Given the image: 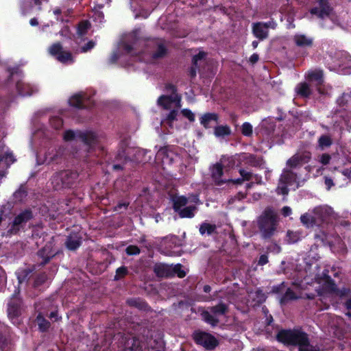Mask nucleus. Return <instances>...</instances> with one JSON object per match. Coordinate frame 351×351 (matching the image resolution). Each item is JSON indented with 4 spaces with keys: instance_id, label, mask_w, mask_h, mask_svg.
<instances>
[{
    "instance_id": "nucleus-39",
    "label": "nucleus",
    "mask_w": 351,
    "mask_h": 351,
    "mask_svg": "<svg viewBox=\"0 0 351 351\" xmlns=\"http://www.w3.org/2000/svg\"><path fill=\"white\" fill-rule=\"evenodd\" d=\"M181 264H177L174 266L171 265V278L177 276L180 278L185 277L186 272L182 269Z\"/></svg>"
},
{
    "instance_id": "nucleus-12",
    "label": "nucleus",
    "mask_w": 351,
    "mask_h": 351,
    "mask_svg": "<svg viewBox=\"0 0 351 351\" xmlns=\"http://www.w3.org/2000/svg\"><path fill=\"white\" fill-rule=\"evenodd\" d=\"M299 176L293 169L285 168L280 177V182L287 186L295 185V188L300 187Z\"/></svg>"
},
{
    "instance_id": "nucleus-43",
    "label": "nucleus",
    "mask_w": 351,
    "mask_h": 351,
    "mask_svg": "<svg viewBox=\"0 0 351 351\" xmlns=\"http://www.w3.org/2000/svg\"><path fill=\"white\" fill-rule=\"evenodd\" d=\"M138 336L141 337V339L145 341L152 337L151 330L146 326H141L139 327Z\"/></svg>"
},
{
    "instance_id": "nucleus-6",
    "label": "nucleus",
    "mask_w": 351,
    "mask_h": 351,
    "mask_svg": "<svg viewBox=\"0 0 351 351\" xmlns=\"http://www.w3.org/2000/svg\"><path fill=\"white\" fill-rule=\"evenodd\" d=\"M192 337L197 345L202 346L206 350H213L219 345L217 338L207 332L195 330Z\"/></svg>"
},
{
    "instance_id": "nucleus-49",
    "label": "nucleus",
    "mask_w": 351,
    "mask_h": 351,
    "mask_svg": "<svg viewBox=\"0 0 351 351\" xmlns=\"http://www.w3.org/2000/svg\"><path fill=\"white\" fill-rule=\"evenodd\" d=\"M178 110L176 109L171 110L166 117V121L168 124H171L174 121H176L178 116Z\"/></svg>"
},
{
    "instance_id": "nucleus-64",
    "label": "nucleus",
    "mask_w": 351,
    "mask_h": 351,
    "mask_svg": "<svg viewBox=\"0 0 351 351\" xmlns=\"http://www.w3.org/2000/svg\"><path fill=\"white\" fill-rule=\"evenodd\" d=\"M198 69V65L195 66L192 64V66L189 69V75L191 78H195L197 75V70Z\"/></svg>"
},
{
    "instance_id": "nucleus-59",
    "label": "nucleus",
    "mask_w": 351,
    "mask_h": 351,
    "mask_svg": "<svg viewBox=\"0 0 351 351\" xmlns=\"http://www.w3.org/2000/svg\"><path fill=\"white\" fill-rule=\"evenodd\" d=\"M239 173L244 181H249L252 178V173L251 172L246 171L243 169H239Z\"/></svg>"
},
{
    "instance_id": "nucleus-51",
    "label": "nucleus",
    "mask_w": 351,
    "mask_h": 351,
    "mask_svg": "<svg viewBox=\"0 0 351 351\" xmlns=\"http://www.w3.org/2000/svg\"><path fill=\"white\" fill-rule=\"evenodd\" d=\"M125 252L129 256L138 255L141 253V250L137 245H130L126 247Z\"/></svg>"
},
{
    "instance_id": "nucleus-56",
    "label": "nucleus",
    "mask_w": 351,
    "mask_h": 351,
    "mask_svg": "<svg viewBox=\"0 0 351 351\" xmlns=\"http://www.w3.org/2000/svg\"><path fill=\"white\" fill-rule=\"evenodd\" d=\"M165 88L167 92L171 93V95H178L177 93L178 89L176 85L171 83H167L165 84Z\"/></svg>"
},
{
    "instance_id": "nucleus-61",
    "label": "nucleus",
    "mask_w": 351,
    "mask_h": 351,
    "mask_svg": "<svg viewBox=\"0 0 351 351\" xmlns=\"http://www.w3.org/2000/svg\"><path fill=\"white\" fill-rule=\"evenodd\" d=\"M262 24L265 26V27L267 30H268V28L275 29L277 27V23H276V21H274L273 19H271L270 21H269L267 22H262Z\"/></svg>"
},
{
    "instance_id": "nucleus-2",
    "label": "nucleus",
    "mask_w": 351,
    "mask_h": 351,
    "mask_svg": "<svg viewBox=\"0 0 351 351\" xmlns=\"http://www.w3.org/2000/svg\"><path fill=\"white\" fill-rule=\"evenodd\" d=\"M276 340L286 346H298L308 342V336L300 330L281 329L276 335Z\"/></svg>"
},
{
    "instance_id": "nucleus-25",
    "label": "nucleus",
    "mask_w": 351,
    "mask_h": 351,
    "mask_svg": "<svg viewBox=\"0 0 351 351\" xmlns=\"http://www.w3.org/2000/svg\"><path fill=\"white\" fill-rule=\"evenodd\" d=\"M171 201L173 203V209L175 213H178L182 208H184L189 202V199L186 197L177 195L171 197Z\"/></svg>"
},
{
    "instance_id": "nucleus-42",
    "label": "nucleus",
    "mask_w": 351,
    "mask_h": 351,
    "mask_svg": "<svg viewBox=\"0 0 351 351\" xmlns=\"http://www.w3.org/2000/svg\"><path fill=\"white\" fill-rule=\"evenodd\" d=\"M287 240L289 243H295L300 240L302 235L298 231L293 232L288 230L287 232Z\"/></svg>"
},
{
    "instance_id": "nucleus-34",
    "label": "nucleus",
    "mask_w": 351,
    "mask_h": 351,
    "mask_svg": "<svg viewBox=\"0 0 351 351\" xmlns=\"http://www.w3.org/2000/svg\"><path fill=\"white\" fill-rule=\"evenodd\" d=\"M214 134L217 137H224L231 134L230 128L226 125H218L215 127Z\"/></svg>"
},
{
    "instance_id": "nucleus-21",
    "label": "nucleus",
    "mask_w": 351,
    "mask_h": 351,
    "mask_svg": "<svg viewBox=\"0 0 351 351\" xmlns=\"http://www.w3.org/2000/svg\"><path fill=\"white\" fill-rule=\"evenodd\" d=\"M127 304L131 307L136 308L144 312H148L151 310V307L149 306L147 302L140 298L128 299L127 300Z\"/></svg>"
},
{
    "instance_id": "nucleus-55",
    "label": "nucleus",
    "mask_w": 351,
    "mask_h": 351,
    "mask_svg": "<svg viewBox=\"0 0 351 351\" xmlns=\"http://www.w3.org/2000/svg\"><path fill=\"white\" fill-rule=\"evenodd\" d=\"M299 351H319V349H315L313 346L310 344V341L306 344H299L298 346Z\"/></svg>"
},
{
    "instance_id": "nucleus-10",
    "label": "nucleus",
    "mask_w": 351,
    "mask_h": 351,
    "mask_svg": "<svg viewBox=\"0 0 351 351\" xmlns=\"http://www.w3.org/2000/svg\"><path fill=\"white\" fill-rule=\"evenodd\" d=\"M311 158V154L309 152L298 153L289 158L286 162L289 169H296L308 163Z\"/></svg>"
},
{
    "instance_id": "nucleus-37",
    "label": "nucleus",
    "mask_w": 351,
    "mask_h": 351,
    "mask_svg": "<svg viewBox=\"0 0 351 351\" xmlns=\"http://www.w3.org/2000/svg\"><path fill=\"white\" fill-rule=\"evenodd\" d=\"M317 142L318 146L322 150L330 147L332 144V140L331 137L327 134H323L320 136Z\"/></svg>"
},
{
    "instance_id": "nucleus-32",
    "label": "nucleus",
    "mask_w": 351,
    "mask_h": 351,
    "mask_svg": "<svg viewBox=\"0 0 351 351\" xmlns=\"http://www.w3.org/2000/svg\"><path fill=\"white\" fill-rule=\"evenodd\" d=\"M197 210V208L196 206H189L182 208L177 213L181 218H193Z\"/></svg>"
},
{
    "instance_id": "nucleus-48",
    "label": "nucleus",
    "mask_w": 351,
    "mask_h": 351,
    "mask_svg": "<svg viewBox=\"0 0 351 351\" xmlns=\"http://www.w3.org/2000/svg\"><path fill=\"white\" fill-rule=\"evenodd\" d=\"M51 126L56 130H60L63 126V120L59 117H53L50 119Z\"/></svg>"
},
{
    "instance_id": "nucleus-8",
    "label": "nucleus",
    "mask_w": 351,
    "mask_h": 351,
    "mask_svg": "<svg viewBox=\"0 0 351 351\" xmlns=\"http://www.w3.org/2000/svg\"><path fill=\"white\" fill-rule=\"evenodd\" d=\"M49 52L61 63H73L74 62L72 53L70 51L63 50L60 43L51 45L49 49Z\"/></svg>"
},
{
    "instance_id": "nucleus-26",
    "label": "nucleus",
    "mask_w": 351,
    "mask_h": 351,
    "mask_svg": "<svg viewBox=\"0 0 351 351\" xmlns=\"http://www.w3.org/2000/svg\"><path fill=\"white\" fill-rule=\"evenodd\" d=\"M181 97L180 95H162L158 99V104L162 106L164 108L167 109L169 105L173 102H180Z\"/></svg>"
},
{
    "instance_id": "nucleus-63",
    "label": "nucleus",
    "mask_w": 351,
    "mask_h": 351,
    "mask_svg": "<svg viewBox=\"0 0 351 351\" xmlns=\"http://www.w3.org/2000/svg\"><path fill=\"white\" fill-rule=\"evenodd\" d=\"M269 262L268 256L265 254H261L258 261V265L260 266H263L266 265Z\"/></svg>"
},
{
    "instance_id": "nucleus-7",
    "label": "nucleus",
    "mask_w": 351,
    "mask_h": 351,
    "mask_svg": "<svg viewBox=\"0 0 351 351\" xmlns=\"http://www.w3.org/2000/svg\"><path fill=\"white\" fill-rule=\"evenodd\" d=\"M33 218L34 213L31 208H26L22 210L14 218L8 232L12 234H16Z\"/></svg>"
},
{
    "instance_id": "nucleus-33",
    "label": "nucleus",
    "mask_w": 351,
    "mask_h": 351,
    "mask_svg": "<svg viewBox=\"0 0 351 351\" xmlns=\"http://www.w3.org/2000/svg\"><path fill=\"white\" fill-rule=\"evenodd\" d=\"M217 226L215 224H211L209 223L204 222L200 225L199 231L202 235H204L205 234L208 235H211L213 233L216 232Z\"/></svg>"
},
{
    "instance_id": "nucleus-1",
    "label": "nucleus",
    "mask_w": 351,
    "mask_h": 351,
    "mask_svg": "<svg viewBox=\"0 0 351 351\" xmlns=\"http://www.w3.org/2000/svg\"><path fill=\"white\" fill-rule=\"evenodd\" d=\"M278 225L279 217L271 207H267L257 219L258 228L264 240H269L276 234Z\"/></svg>"
},
{
    "instance_id": "nucleus-60",
    "label": "nucleus",
    "mask_w": 351,
    "mask_h": 351,
    "mask_svg": "<svg viewBox=\"0 0 351 351\" xmlns=\"http://www.w3.org/2000/svg\"><path fill=\"white\" fill-rule=\"evenodd\" d=\"M95 46V43L93 40L88 41L86 44L81 47V52L86 53L92 49Z\"/></svg>"
},
{
    "instance_id": "nucleus-11",
    "label": "nucleus",
    "mask_w": 351,
    "mask_h": 351,
    "mask_svg": "<svg viewBox=\"0 0 351 351\" xmlns=\"http://www.w3.org/2000/svg\"><path fill=\"white\" fill-rule=\"evenodd\" d=\"M317 2L319 7L312 8L310 10V13L321 19L329 17L333 11V8L330 5L329 0H318Z\"/></svg>"
},
{
    "instance_id": "nucleus-24",
    "label": "nucleus",
    "mask_w": 351,
    "mask_h": 351,
    "mask_svg": "<svg viewBox=\"0 0 351 351\" xmlns=\"http://www.w3.org/2000/svg\"><path fill=\"white\" fill-rule=\"evenodd\" d=\"M223 174V165L218 162L214 165L211 169V176L216 184L221 185L225 183V181L221 180Z\"/></svg>"
},
{
    "instance_id": "nucleus-35",
    "label": "nucleus",
    "mask_w": 351,
    "mask_h": 351,
    "mask_svg": "<svg viewBox=\"0 0 351 351\" xmlns=\"http://www.w3.org/2000/svg\"><path fill=\"white\" fill-rule=\"evenodd\" d=\"M32 273V270L30 269H21L16 272L17 279L19 283L28 281L30 276Z\"/></svg>"
},
{
    "instance_id": "nucleus-3",
    "label": "nucleus",
    "mask_w": 351,
    "mask_h": 351,
    "mask_svg": "<svg viewBox=\"0 0 351 351\" xmlns=\"http://www.w3.org/2000/svg\"><path fill=\"white\" fill-rule=\"evenodd\" d=\"M145 51L153 60L165 58L169 54L167 42L162 38H149L145 40Z\"/></svg>"
},
{
    "instance_id": "nucleus-44",
    "label": "nucleus",
    "mask_w": 351,
    "mask_h": 351,
    "mask_svg": "<svg viewBox=\"0 0 351 351\" xmlns=\"http://www.w3.org/2000/svg\"><path fill=\"white\" fill-rule=\"evenodd\" d=\"M287 284L285 282H282L280 284L274 285L271 289V293L278 294L282 295L283 292L285 291Z\"/></svg>"
},
{
    "instance_id": "nucleus-50",
    "label": "nucleus",
    "mask_w": 351,
    "mask_h": 351,
    "mask_svg": "<svg viewBox=\"0 0 351 351\" xmlns=\"http://www.w3.org/2000/svg\"><path fill=\"white\" fill-rule=\"evenodd\" d=\"M77 131L74 132L72 130H66L63 135L65 141H71L77 138Z\"/></svg>"
},
{
    "instance_id": "nucleus-53",
    "label": "nucleus",
    "mask_w": 351,
    "mask_h": 351,
    "mask_svg": "<svg viewBox=\"0 0 351 351\" xmlns=\"http://www.w3.org/2000/svg\"><path fill=\"white\" fill-rule=\"evenodd\" d=\"M181 113L182 115L189 119L190 122H194L195 120V117L194 113L188 108H184L181 110Z\"/></svg>"
},
{
    "instance_id": "nucleus-30",
    "label": "nucleus",
    "mask_w": 351,
    "mask_h": 351,
    "mask_svg": "<svg viewBox=\"0 0 351 351\" xmlns=\"http://www.w3.org/2000/svg\"><path fill=\"white\" fill-rule=\"evenodd\" d=\"M16 88L19 95L21 96H29L32 94L33 90L32 87L21 81L17 82Z\"/></svg>"
},
{
    "instance_id": "nucleus-4",
    "label": "nucleus",
    "mask_w": 351,
    "mask_h": 351,
    "mask_svg": "<svg viewBox=\"0 0 351 351\" xmlns=\"http://www.w3.org/2000/svg\"><path fill=\"white\" fill-rule=\"evenodd\" d=\"M79 173L75 170H64L58 172L53 177L52 184L56 190L72 189L76 186Z\"/></svg>"
},
{
    "instance_id": "nucleus-47",
    "label": "nucleus",
    "mask_w": 351,
    "mask_h": 351,
    "mask_svg": "<svg viewBox=\"0 0 351 351\" xmlns=\"http://www.w3.org/2000/svg\"><path fill=\"white\" fill-rule=\"evenodd\" d=\"M90 27V23L88 21H84L79 23L77 27V33L83 36L86 34L88 29Z\"/></svg>"
},
{
    "instance_id": "nucleus-22",
    "label": "nucleus",
    "mask_w": 351,
    "mask_h": 351,
    "mask_svg": "<svg viewBox=\"0 0 351 351\" xmlns=\"http://www.w3.org/2000/svg\"><path fill=\"white\" fill-rule=\"evenodd\" d=\"M154 272L159 278H171V265L156 263L154 267Z\"/></svg>"
},
{
    "instance_id": "nucleus-36",
    "label": "nucleus",
    "mask_w": 351,
    "mask_h": 351,
    "mask_svg": "<svg viewBox=\"0 0 351 351\" xmlns=\"http://www.w3.org/2000/svg\"><path fill=\"white\" fill-rule=\"evenodd\" d=\"M300 221L307 228L313 227L317 223L315 217L308 213L302 215Z\"/></svg>"
},
{
    "instance_id": "nucleus-17",
    "label": "nucleus",
    "mask_w": 351,
    "mask_h": 351,
    "mask_svg": "<svg viewBox=\"0 0 351 351\" xmlns=\"http://www.w3.org/2000/svg\"><path fill=\"white\" fill-rule=\"evenodd\" d=\"M295 45L302 49L311 48L313 45V38L305 34H297L293 36Z\"/></svg>"
},
{
    "instance_id": "nucleus-9",
    "label": "nucleus",
    "mask_w": 351,
    "mask_h": 351,
    "mask_svg": "<svg viewBox=\"0 0 351 351\" xmlns=\"http://www.w3.org/2000/svg\"><path fill=\"white\" fill-rule=\"evenodd\" d=\"M23 305L22 298L19 295V291L14 293L8 303V315L10 318H16L21 314Z\"/></svg>"
},
{
    "instance_id": "nucleus-57",
    "label": "nucleus",
    "mask_w": 351,
    "mask_h": 351,
    "mask_svg": "<svg viewBox=\"0 0 351 351\" xmlns=\"http://www.w3.org/2000/svg\"><path fill=\"white\" fill-rule=\"evenodd\" d=\"M156 156L158 158L161 157L163 160L165 158H169L168 148L167 147H161L157 152Z\"/></svg>"
},
{
    "instance_id": "nucleus-14",
    "label": "nucleus",
    "mask_w": 351,
    "mask_h": 351,
    "mask_svg": "<svg viewBox=\"0 0 351 351\" xmlns=\"http://www.w3.org/2000/svg\"><path fill=\"white\" fill-rule=\"evenodd\" d=\"M69 103L71 106L77 109H86L90 106V99L85 94L77 93L70 97Z\"/></svg>"
},
{
    "instance_id": "nucleus-31",
    "label": "nucleus",
    "mask_w": 351,
    "mask_h": 351,
    "mask_svg": "<svg viewBox=\"0 0 351 351\" xmlns=\"http://www.w3.org/2000/svg\"><path fill=\"white\" fill-rule=\"evenodd\" d=\"M36 321L38 326V330L42 332H47L51 326L50 322L44 317L41 313L38 314Z\"/></svg>"
},
{
    "instance_id": "nucleus-29",
    "label": "nucleus",
    "mask_w": 351,
    "mask_h": 351,
    "mask_svg": "<svg viewBox=\"0 0 351 351\" xmlns=\"http://www.w3.org/2000/svg\"><path fill=\"white\" fill-rule=\"evenodd\" d=\"M308 81L315 82L316 85L320 86L324 83V74L321 70L309 72L307 76Z\"/></svg>"
},
{
    "instance_id": "nucleus-19",
    "label": "nucleus",
    "mask_w": 351,
    "mask_h": 351,
    "mask_svg": "<svg viewBox=\"0 0 351 351\" xmlns=\"http://www.w3.org/2000/svg\"><path fill=\"white\" fill-rule=\"evenodd\" d=\"M160 245L167 252H169L172 248L180 245V239L178 236L169 235L162 238Z\"/></svg>"
},
{
    "instance_id": "nucleus-18",
    "label": "nucleus",
    "mask_w": 351,
    "mask_h": 351,
    "mask_svg": "<svg viewBox=\"0 0 351 351\" xmlns=\"http://www.w3.org/2000/svg\"><path fill=\"white\" fill-rule=\"evenodd\" d=\"M82 243V237L80 234L71 233L66 237L65 246L68 250L75 251L80 247Z\"/></svg>"
},
{
    "instance_id": "nucleus-54",
    "label": "nucleus",
    "mask_w": 351,
    "mask_h": 351,
    "mask_svg": "<svg viewBox=\"0 0 351 351\" xmlns=\"http://www.w3.org/2000/svg\"><path fill=\"white\" fill-rule=\"evenodd\" d=\"M206 53L204 51H199L198 53L194 55L192 58V64L197 66L198 61L205 58Z\"/></svg>"
},
{
    "instance_id": "nucleus-45",
    "label": "nucleus",
    "mask_w": 351,
    "mask_h": 351,
    "mask_svg": "<svg viewBox=\"0 0 351 351\" xmlns=\"http://www.w3.org/2000/svg\"><path fill=\"white\" fill-rule=\"evenodd\" d=\"M27 195V192L25 187L21 186L14 193V197L16 201H22Z\"/></svg>"
},
{
    "instance_id": "nucleus-58",
    "label": "nucleus",
    "mask_w": 351,
    "mask_h": 351,
    "mask_svg": "<svg viewBox=\"0 0 351 351\" xmlns=\"http://www.w3.org/2000/svg\"><path fill=\"white\" fill-rule=\"evenodd\" d=\"M330 160H331V156L329 154L324 153L320 156V158H319V161L323 165H326L330 163Z\"/></svg>"
},
{
    "instance_id": "nucleus-28",
    "label": "nucleus",
    "mask_w": 351,
    "mask_h": 351,
    "mask_svg": "<svg viewBox=\"0 0 351 351\" xmlns=\"http://www.w3.org/2000/svg\"><path fill=\"white\" fill-rule=\"evenodd\" d=\"M295 92L298 95L304 98H308L312 94V90L309 85L305 82L299 83L296 86Z\"/></svg>"
},
{
    "instance_id": "nucleus-40",
    "label": "nucleus",
    "mask_w": 351,
    "mask_h": 351,
    "mask_svg": "<svg viewBox=\"0 0 351 351\" xmlns=\"http://www.w3.org/2000/svg\"><path fill=\"white\" fill-rule=\"evenodd\" d=\"M47 280V275L45 272H41L38 274L34 280L33 287L38 288L43 285Z\"/></svg>"
},
{
    "instance_id": "nucleus-16",
    "label": "nucleus",
    "mask_w": 351,
    "mask_h": 351,
    "mask_svg": "<svg viewBox=\"0 0 351 351\" xmlns=\"http://www.w3.org/2000/svg\"><path fill=\"white\" fill-rule=\"evenodd\" d=\"M37 255L43 260L39 265L40 266H44L56 255V252L53 250L52 243H47L44 247L38 251Z\"/></svg>"
},
{
    "instance_id": "nucleus-5",
    "label": "nucleus",
    "mask_w": 351,
    "mask_h": 351,
    "mask_svg": "<svg viewBox=\"0 0 351 351\" xmlns=\"http://www.w3.org/2000/svg\"><path fill=\"white\" fill-rule=\"evenodd\" d=\"M228 312V305L223 302H219L217 305L210 306L207 310L201 313L202 320L212 327H215L219 323L218 316L225 315Z\"/></svg>"
},
{
    "instance_id": "nucleus-20",
    "label": "nucleus",
    "mask_w": 351,
    "mask_h": 351,
    "mask_svg": "<svg viewBox=\"0 0 351 351\" xmlns=\"http://www.w3.org/2000/svg\"><path fill=\"white\" fill-rule=\"evenodd\" d=\"M219 121V115L215 112L204 113L199 119L201 125L206 129L212 128L213 123H217Z\"/></svg>"
},
{
    "instance_id": "nucleus-27",
    "label": "nucleus",
    "mask_w": 351,
    "mask_h": 351,
    "mask_svg": "<svg viewBox=\"0 0 351 351\" xmlns=\"http://www.w3.org/2000/svg\"><path fill=\"white\" fill-rule=\"evenodd\" d=\"M299 298L296 293L291 289L287 288L285 289V292L280 295L279 298V303L281 306L285 305L290 301L296 300Z\"/></svg>"
},
{
    "instance_id": "nucleus-13",
    "label": "nucleus",
    "mask_w": 351,
    "mask_h": 351,
    "mask_svg": "<svg viewBox=\"0 0 351 351\" xmlns=\"http://www.w3.org/2000/svg\"><path fill=\"white\" fill-rule=\"evenodd\" d=\"M77 139L80 140L84 145L90 149L95 146L98 143V136L93 131H80L77 130Z\"/></svg>"
},
{
    "instance_id": "nucleus-23",
    "label": "nucleus",
    "mask_w": 351,
    "mask_h": 351,
    "mask_svg": "<svg viewBox=\"0 0 351 351\" xmlns=\"http://www.w3.org/2000/svg\"><path fill=\"white\" fill-rule=\"evenodd\" d=\"M252 32L255 37L261 40L266 39L268 37L269 32L262 24V22L253 23Z\"/></svg>"
},
{
    "instance_id": "nucleus-41",
    "label": "nucleus",
    "mask_w": 351,
    "mask_h": 351,
    "mask_svg": "<svg viewBox=\"0 0 351 351\" xmlns=\"http://www.w3.org/2000/svg\"><path fill=\"white\" fill-rule=\"evenodd\" d=\"M129 274L128 269L126 266H121L116 269L114 280L118 281L124 278Z\"/></svg>"
},
{
    "instance_id": "nucleus-46",
    "label": "nucleus",
    "mask_w": 351,
    "mask_h": 351,
    "mask_svg": "<svg viewBox=\"0 0 351 351\" xmlns=\"http://www.w3.org/2000/svg\"><path fill=\"white\" fill-rule=\"evenodd\" d=\"M241 133L245 136H251L253 133L252 125L249 122H245L241 126Z\"/></svg>"
},
{
    "instance_id": "nucleus-15",
    "label": "nucleus",
    "mask_w": 351,
    "mask_h": 351,
    "mask_svg": "<svg viewBox=\"0 0 351 351\" xmlns=\"http://www.w3.org/2000/svg\"><path fill=\"white\" fill-rule=\"evenodd\" d=\"M143 339L139 336L133 335L125 337L124 347L125 350L143 351Z\"/></svg>"
},
{
    "instance_id": "nucleus-38",
    "label": "nucleus",
    "mask_w": 351,
    "mask_h": 351,
    "mask_svg": "<svg viewBox=\"0 0 351 351\" xmlns=\"http://www.w3.org/2000/svg\"><path fill=\"white\" fill-rule=\"evenodd\" d=\"M247 162L252 167H261L264 165L265 161L263 157H257L254 154H251L248 158Z\"/></svg>"
},
{
    "instance_id": "nucleus-52",
    "label": "nucleus",
    "mask_w": 351,
    "mask_h": 351,
    "mask_svg": "<svg viewBox=\"0 0 351 351\" xmlns=\"http://www.w3.org/2000/svg\"><path fill=\"white\" fill-rule=\"evenodd\" d=\"M62 150H61L60 149L57 150L56 152V154H53V156L50 157V161L55 162L56 164L61 163L62 160Z\"/></svg>"
},
{
    "instance_id": "nucleus-62",
    "label": "nucleus",
    "mask_w": 351,
    "mask_h": 351,
    "mask_svg": "<svg viewBox=\"0 0 351 351\" xmlns=\"http://www.w3.org/2000/svg\"><path fill=\"white\" fill-rule=\"evenodd\" d=\"M289 186L284 184L282 186H278L276 191L278 194H282L284 195H287L289 193V189H288Z\"/></svg>"
}]
</instances>
